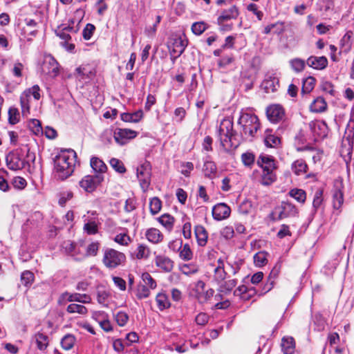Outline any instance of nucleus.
I'll use <instances>...</instances> for the list:
<instances>
[{"label":"nucleus","mask_w":354,"mask_h":354,"mask_svg":"<svg viewBox=\"0 0 354 354\" xmlns=\"http://www.w3.org/2000/svg\"><path fill=\"white\" fill-rule=\"evenodd\" d=\"M76 153L73 149L62 150L54 158V175L58 180H64L74 171Z\"/></svg>","instance_id":"f257e3e1"},{"label":"nucleus","mask_w":354,"mask_h":354,"mask_svg":"<svg viewBox=\"0 0 354 354\" xmlns=\"http://www.w3.org/2000/svg\"><path fill=\"white\" fill-rule=\"evenodd\" d=\"M233 121L230 118L223 119L219 126L217 136L220 140L222 148L225 151H231L239 145L236 140V132L233 129Z\"/></svg>","instance_id":"f03ea898"},{"label":"nucleus","mask_w":354,"mask_h":354,"mask_svg":"<svg viewBox=\"0 0 354 354\" xmlns=\"http://www.w3.org/2000/svg\"><path fill=\"white\" fill-rule=\"evenodd\" d=\"M238 124L241 126L243 133L251 138L255 136L260 129L259 120L254 114L242 113L238 120Z\"/></svg>","instance_id":"7ed1b4c3"},{"label":"nucleus","mask_w":354,"mask_h":354,"mask_svg":"<svg viewBox=\"0 0 354 354\" xmlns=\"http://www.w3.org/2000/svg\"><path fill=\"white\" fill-rule=\"evenodd\" d=\"M126 257L124 253L112 248L104 250L102 262L110 269H113L124 262Z\"/></svg>","instance_id":"20e7f679"},{"label":"nucleus","mask_w":354,"mask_h":354,"mask_svg":"<svg viewBox=\"0 0 354 354\" xmlns=\"http://www.w3.org/2000/svg\"><path fill=\"white\" fill-rule=\"evenodd\" d=\"M188 44V41L185 35L175 36L171 39V41L168 45L171 59L174 63L178 57H179L185 51Z\"/></svg>","instance_id":"39448f33"},{"label":"nucleus","mask_w":354,"mask_h":354,"mask_svg":"<svg viewBox=\"0 0 354 354\" xmlns=\"http://www.w3.org/2000/svg\"><path fill=\"white\" fill-rule=\"evenodd\" d=\"M206 286L203 281H198L192 289V294L200 304L208 302L214 295V290L205 288Z\"/></svg>","instance_id":"423d86ee"},{"label":"nucleus","mask_w":354,"mask_h":354,"mask_svg":"<svg viewBox=\"0 0 354 354\" xmlns=\"http://www.w3.org/2000/svg\"><path fill=\"white\" fill-rule=\"evenodd\" d=\"M41 72L43 75L50 77H55L59 75V64L51 55L44 56L41 66Z\"/></svg>","instance_id":"0eeeda50"},{"label":"nucleus","mask_w":354,"mask_h":354,"mask_svg":"<svg viewBox=\"0 0 354 354\" xmlns=\"http://www.w3.org/2000/svg\"><path fill=\"white\" fill-rule=\"evenodd\" d=\"M104 180L101 174L85 176L79 183L80 186L87 192H93Z\"/></svg>","instance_id":"6e6552de"},{"label":"nucleus","mask_w":354,"mask_h":354,"mask_svg":"<svg viewBox=\"0 0 354 354\" xmlns=\"http://www.w3.org/2000/svg\"><path fill=\"white\" fill-rule=\"evenodd\" d=\"M137 178L142 191L147 192L151 184V169L149 162H145L137 168Z\"/></svg>","instance_id":"1a4fd4ad"},{"label":"nucleus","mask_w":354,"mask_h":354,"mask_svg":"<svg viewBox=\"0 0 354 354\" xmlns=\"http://www.w3.org/2000/svg\"><path fill=\"white\" fill-rule=\"evenodd\" d=\"M6 165L13 171L21 170L25 167L26 161L16 152L10 151L6 157Z\"/></svg>","instance_id":"9d476101"},{"label":"nucleus","mask_w":354,"mask_h":354,"mask_svg":"<svg viewBox=\"0 0 354 354\" xmlns=\"http://www.w3.org/2000/svg\"><path fill=\"white\" fill-rule=\"evenodd\" d=\"M266 115L270 122L277 123L283 119L285 112L281 106L279 104H274L267 108Z\"/></svg>","instance_id":"9b49d317"},{"label":"nucleus","mask_w":354,"mask_h":354,"mask_svg":"<svg viewBox=\"0 0 354 354\" xmlns=\"http://www.w3.org/2000/svg\"><path fill=\"white\" fill-rule=\"evenodd\" d=\"M231 209L225 203H221L214 205L212 208V216L216 221H221L228 218Z\"/></svg>","instance_id":"f8f14e48"},{"label":"nucleus","mask_w":354,"mask_h":354,"mask_svg":"<svg viewBox=\"0 0 354 354\" xmlns=\"http://www.w3.org/2000/svg\"><path fill=\"white\" fill-rule=\"evenodd\" d=\"M137 132L129 129H119L114 133V139L118 144L123 145L129 139L136 138Z\"/></svg>","instance_id":"ddd939ff"},{"label":"nucleus","mask_w":354,"mask_h":354,"mask_svg":"<svg viewBox=\"0 0 354 354\" xmlns=\"http://www.w3.org/2000/svg\"><path fill=\"white\" fill-rule=\"evenodd\" d=\"M344 186L342 182L336 183L333 190V205L335 209L341 208L344 203Z\"/></svg>","instance_id":"4468645a"},{"label":"nucleus","mask_w":354,"mask_h":354,"mask_svg":"<svg viewBox=\"0 0 354 354\" xmlns=\"http://www.w3.org/2000/svg\"><path fill=\"white\" fill-rule=\"evenodd\" d=\"M156 266L165 272H170L174 266V261L167 256L159 254L154 259Z\"/></svg>","instance_id":"2eb2a0df"},{"label":"nucleus","mask_w":354,"mask_h":354,"mask_svg":"<svg viewBox=\"0 0 354 354\" xmlns=\"http://www.w3.org/2000/svg\"><path fill=\"white\" fill-rule=\"evenodd\" d=\"M61 299L68 302L77 301L82 304H90L91 302V297L86 294L65 292L61 295Z\"/></svg>","instance_id":"dca6fc26"},{"label":"nucleus","mask_w":354,"mask_h":354,"mask_svg":"<svg viewBox=\"0 0 354 354\" xmlns=\"http://www.w3.org/2000/svg\"><path fill=\"white\" fill-rule=\"evenodd\" d=\"M310 127L312 131L319 138H324L328 135V127L326 122L324 120L311 122L310 123Z\"/></svg>","instance_id":"f3484780"},{"label":"nucleus","mask_w":354,"mask_h":354,"mask_svg":"<svg viewBox=\"0 0 354 354\" xmlns=\"http://www.w3.org/2000/svg\"><path fill=\"white\" fill-rule=\"evenodd\" d=\"M178 247L180 250L179 256L181 259L184 261L191 260L193 257V252L188 243H185L183 246L182 245V241L170 243L169 247L171 248V246Z\"/></svg>","instance_id":"a211bd4d"},{"label":"nucleus","mask_w":354,"mask_h":354,"mask_svg":"<svg viewBox=\"0 0 354 354\" xmlns=\"http://www.w3.org/2000/svg\"><path fill=\"white\" fill-rule=\"evenodd\" d=\"M306 64L314 69L323 70L328 66V59L325 56H310L308 58Z\"/></svg>","instance_id":"6ab92c4d"},{"label":"nucleus","mask_w":354,"mask_h":354,"mask_svg":"<svg viewBox=\"0 0 354 354\" xmlns=\"http://www.w3.org/2000/svg\"><path fill=\"white\" fill-rule=\"evenodd\" d=\"M297 213V211L295 206L288 202H283L279 207V218L280 219L294 216Z\"/></svg>","instance_id":"aec40b11"},{"label":"nucleus","mask_w":354,"mask_h":354,"mask_svg":"<svg viewBox=\"0 0 354 354\" xmlns=\"http://www.w3.org/2000/svg\"><path fill=\"white\" fill-rule=\"evenodd\" d=\"M239 15V12L238 8L235 6H231L230 8L222 11L221 14L217 19L218 23L219 25H221L226 21L236 19Z\"/></svg>","instance_id":"412c9836"},{"label":"nucleus","mask_w":354,"mask_h":354,"mask_svg":"<svg viewBox=\"0 0 354 354\" xmlns=\"http://www.w3.org/2000/svg\"><path fill=\"white\" fill-rule=\"evenodd\" d=\"M257 164L263 169V171H274L277 168L274 160L270 156H260Z\"/></svg>","instance_id":"4be33fe9"},{"label":"nucleus","mask_w":354,"mask_h":354,"mask_svg":"<svg viewBox=\"0 0 354 354\" xmlns=\"http://www.w3.org/2000/svg\"><path fill=\"white\" fill-rule=\"evenodd\" d=\"M146 239L153 244H158L161 243L164 239V235L158 229L154 227L149 228L145 232Z\"/></svg>","instance_id":"5701e85b"},{"label":"nucleus","mask_w":354,"mask_h":354,"mask_svg":"<svg viewBox=\"0 0 354 354\" xmlns=\"http://www.w3.org/2000/svg\"><path fill=\"white\" fill-rule=\"evenodd\" d=\"M93 317L104 331L110 332L113 330L111 324L108 319V315L104 312L96 313Z\"/></svg>","instance_id":"b1692460"},{"label":"nucleus","mask_w":354,"mask_h":354,"mask_svg":"<svg viewBox=\"0 0 354 354\" xmlns=\"http://www.w3.org/2000/svg\"><path fill=\"white\" fill-rule=\"evenodd\" d=\"M227 277V272L224 269V261L222 259H218L217 265L214 270V279L217 283L223 282Z\"/></svg>","instance_id":"393cba45"},{"label":"nucleus","mask_w":354,"mask_h":354,"mask_svg":"<svg viewBox=\"0 0 354 354\" xmlns=\"http://www.w3.org/2000/svg\"><path fill=\"white\" fill-rule=\"evenodd\" d=\"M290 168L295 175L301 176L307 172L308 166L304 159H297L291 164Z\"/></svg>","instance_id":"a878e982"},{"label":"nucleus","mask_w":354,"mask_h":354,"mask_svg":"<svg viewBox=\"0 0 354 354\" xmlns=\"http://www.w3.org/2000/svg\"><path fill=\"white\" fill-rule=\"evenodd\" d=\"M93 73L86 66H80L75 69L74 76L79 81L86 82L91 79Z\"/></svg>","instance_id":"bb28decb"},{"label":"nucleus","mask_w":354,"mask_h":354,"mask_svg":"<svg viewBox=\"0 0 354 354\" xmlns=\"http://www.w3.org/2000/svg\"><path fill=\"white\" fill-rule=\"evenodd\" d=\"M90 165L95 174L104 176L107 169L106 164L98 157H92L90 160Z\"/></svg>","instance_id":"cd10ccee"},{"label":"nucleus","mask_w":354,"mask_h":354,"mask_svg":"<svg viewBox=\"0 0 354 354\" xmlns=\"http://www.w3.org/2000/svg\"><path fill=\"white\" fill-rule=\"evenodd\" d=\"M194 233L198 244L200 246H205L207 241L208 234L203 225H196L194 227Z\"/></svg>","instance_id":"c85d7f7f"},{"label":"nucleus","mask_w":354,"mask_h":354,"mask_svg":"<svg viewBox=\"0 0 354 354\" xmlns=\"http://www.w3.org/2000/svg\"><path fill=\"white\" fill-rule=\"evenodd\" d=\"M261 86L267 93H273L279 87V80L274 77H269L263 81Z\"/></svg>","instance_id":"c756f323"},{"label":"nucleus","mask_w":354,"mask_h":354,"mask_svg":"<svg viewBox=\"0 0 354 354\" xmlns=\"http://www.w3.org/2000/svg\"><path fill=\"white\" fill-rule=\"evenodd\" d=\"M281 349L284 354H293L295 351V342L293 337H283L281 340Z\"/></svg>","instance_id":"7c9ffc66"},{"label":"nucleus","mask_w":354,"mask_h":354,"mask_svg":"<svg viewBox=\"0 0 354 354\" xmlns=\"http://www.w3.org/2000/svg\"><path fill=\"white\" fill-rule=\"evenodd\" d=\"M35 340L37 347L40 351H44L48 346V337L41 332H37L33 337Z\"/></svg>","instance_id":"2f4dec72"},{"label":"nucleus","mask_w":354,"mask_h":354,"mask_svg":"<svg viewBox=\"0 0 354 354\" xmlns=\"http://www.w3.org/2000/svg\"><path fill=\"white\" fill-rule=\"evenodd\" d=\"M143 117V112L141 110L136 111L133 113H123L120 115V118L124 122H138Z\"/></svg>","instance_id":"473e14b6"},{"label":"nucleus","mask_w":354,"mask_h":354,"mask_svg":"<svg viewBox=\"0 0 354 354\" xmlns=\"http://www.w3.org/2000/svg\"><path fill=\"white\" fill-rule=\"evenodd\" d=\"M218 292L224 295L230 294L237 284L236 279H230L219 283Z\"/></svg>","instance_id":"72a5a7b5"},{"label":"nucleus","mask_w":354,"mask_h":354,"mask_svg":"<svg viewBox=\"0 0 354 354\" xmlns=\"http://www.w3.org/2000/svg\"><path fill=\"white\" fill-rule=\"evenodd\" d=\"M203 171L205 177L212 179L215 176L217 172V167L214 162L206 160L204 162Z\"/></svg>","instance_id":"f704fd0d"},{"label":"nucleus","mask_w":354,"mask_h":354,"mask_svg":"<svg viewBox=\"0 0 354 354\" xmlns=\"http://www.w3.org/2000/svg\"><path fill=\"white\" fill-rule=\"evenodd\" d=\"M30 99L27 93H23L20 96V104L21 107V114L24 117L27 118L30 113Z\"/></svg>","instance_id":"c9c22d12"},{"label":"nucleus","mask_w":354,"mask_h":354,"mask_svg":"<svg viewBox=\"0 0 354 354\" xmlns=\"http://www.w3.org/2000/svg\"><path fill=\"white\" fill-rule=\"evenodd\" d=\"M327 104L323 97H319L315 99L310 105V110L315 113H322L326 111Z\"/></svg>","instance_id":"e433bc0d"},{"label":"nucleus","mask_w":354,"mask_h":354,"mask_svg":"<svg viewBox=\"0 0 354 354\" xmlns=\"http://www.w3.org/2000/svg\"><path fill=\"white\" fill-rule=\"evenodd\" d=\"M76 338L73 335L66 334L61 339V346L66 351L71 350L75 345Z\"/></svg>","instance_id":"4c0bfd02"},{"label":"nucleus","mask_w":354,"mask_h":354,"mask_svg":"<svg viewBox=\"0 0 354 354\" xmlns=\"http://www.w3.org/2000/svg\"><path fill=\"white\" fill-rule=\"evenodd\" d=\"M151 253L150 248L145 244H139L136 250V257L138 259H147Z\"/></svg>","instance_id":"58836bf2"},{"label":"nucleus","mask_w":354,"mask_h":354,"mask_svg":"<svg viewBox=\"0 0 354 354\" xmlns=\"http://www.w3.org/2000/svg\"><path fill=\"white\" fill-rule=\"evenodd\" d=\"M156 300L160 310H163L170 306V302L168 297L165 293H158L156 295Z\"/></svg>","instance_id":"ea45409f"},{"label":"nucleus","mask_w":354,"mask_h":354,"mask_svg":"<svg viewBox=\"0 0 354 354\" xmlns=\"http://www.w3.org/2000/svg\"><path fill=\"white\" fill-rule=\"evenodd\" d=\"M158 220L167 230L171 231L173 229L174 218L171 215L165 214L160 216Z\"/></svg>","instance_id":"a19ab883"},{"label":"nucleus","mask_w":354,"mask_h":354,"mask_svg":"<svg viewBox=\"0 0 354 354\" xmlns=\"http://www.w3.org/2000/svg\"><path fill=\"white\" fill-rule=\"evenodd\" d=\"M66 312L70 314L78 313L84 315L88 313L87 308L81 304H71L66 308Z\"/></svg>","instance_id":"79ce46f5"},{"label":"nucleus","mask_w":354,"mask_h":354,"mask_svg":"<svg viewBox=\"0 0 354 354\" xmlns=\"http://www.w3.org/2000/svg\"><path fill=\"white\" fill-rule=\"evenodd\" d=\"M114 241L121 245L127 246L131 241L132 239L127 234V230L118 233L113 239Z\"/></svg>","instance_id":"37998d69"},{"label":"nucleus","mask_w":354,"mask_h":354,"mask_svg":"<svg viewBox=\"0 0 354 354\" xmlns=\"http://www.w3.org/2000/svg\"><path fill=\"white\" fill-rule=\"evenodd\" d=\"M265 145L268 147L275 148L277 147L280 143V138L272 134H267L264 138Z\"/></svg>","instance_id":"c03bdc74"},{"label":"nucleus","mask_w":354,"mask_h":354,"mask_svg":"<svg viewBox=\"0 0 354 354\" xmlns=\"http://www.w3.org/2000/svg\"><path fill=\"white\" fill-rule=\"evenodd\" d=\"M277 179L276 174L274 171H263L261 176V183L264 185H270Z\"/></svg>","instance_id":"a18cd8bd"},{"label":"nucleus","mask_w":354,"mask_h":354,"mask_svg":"<svg viewBox=\"0 0 354 354\" xmlns=\"http://www.w3.org/2000/svg\"><path fill=\"white\" fill-rule=\"evenodd\" d=\"M268 253L264 251H260L254 255V263L257 267H262L265 266L267 262Z\"/></svg>","instance_id":"49530a36"},{"label":"nucleus","mask_w":354,"mask_h":354,"mask_svg":"<svg viewBox=\"0 0 354 354\" xmlns=\"http://www.w3.org/2000/svg\"><path fill=\"white\" fill-rule=\"evenodd\" d=\"M316 80L313 77L309 76L303 81L301 92L303 93H309L315 85Z\"/></svg>","instance_id":"de8ad7c7"},{"label":"nucleus","mask_w":354,"mask_h":354,"mask_svg":"<svg viewBox=\"0 0 354 354\" xmlns=\"http://www.w3.org/2000/svg\"><path fill=\"white\" fill-rule=\"evenodd\" d=\"M208 28H209V26L204 21H197V22H194L192 24V31L196 35H201Z\"/></svg>","instance_id":"09e8293b"},{"label":"nucleus","mask_w":354,"mask_h":354,"mask_svg":"<svg viewBox=\"0 0 354 354\" xmlns=\"http://www.w3.org/2000/svg\"><path fill=\"white\" fill-rule=\"evenodd\" d=\"M289 194L299 203H304L306 198L305 191L301 189H292L290 191Z\"/></svg>","instance_id":"8fccbe9b"},{"label":"nucleus","mask_w":354,"mask_h":354,"mask_svg":"<svg viewBox=\"0 0 354 354\" xmlns=\"http://www.w3.org/2000/svg\"><path fill=\"white\" fill-rule=\"evenodd\" d=\"M290 64L296 73L301 72L306 66V62L300 58H295L290 61Z\"/></svg>","instance_id":"3c124183"},{"label":"nucleus","mask_w":354,"mask_h":354,"mask_svg":"<svg viewBox=\"0 0 354 354\" xmlns=\"http://www.w3.org/2000/svg\"><path fill=\"white\" fill-rule=\"evenodd\" d=\"M162 202L158 197H153L149 203V209L151 214H158L161 209Z\"/></svg>","instance_id":"603ef678"},{"label":"nucleus","mask_w":354,"mask_h":354,"mask_svg":"<svg viewBox=\"0 0 354 354\" xmlns=\"http://www.w3.org/2000/svg\"><path fill=\"white\" fill-rule=\"evenodd\" d=\"M180 270L185 275H190L196 273L198 271V268L194 263H185L180 267Z\"/></svg>","instance_id":"864d4df0"},{"label":"nucleus","mask_w":354,"mask_h":354,"mask_svg":"<svg viewBox=\"0 0 354 354\" xmlns=\"http://www.w3.org/2000/svg\"><path fill=\"white\" fill-rule=\"evenodd\" d=\"M19 112L15 107H10L8 110V122L10 124H16L19 122Z\"/></svg>","instance_id":"5fc2aeb1"},{"label":"nucleus","mask_w":354,"mask_h":354,"mask_svg":"<svg viewBox=\"0 0 354 354\" xmlns=\"http://www.w3.org/2000/svg\"><path fill=\"white\" fill-rule=\"evenodd\" d=\"M323 202V190L321 189H318L315 191L313 201V207L315 211H317L318 208L320 207L321 205Z\"/></svg>","instance_id":"6e6d98bb"},{"label":"nucleus","mask_w":354,"mask_h":354,"mask_svg":"<svg viewBox=\"0 0 354 354\" xmlns=\"http://www.w3.org/2000/svg\"><path fill=\"white\" fill-rule=\"evenodd\" d=\"M136 295L139 299L147 298L150 295L149 288L144 284H139L137 286Z\"/></svg>","instance_id":"4d7b16f0"},{"label":"nucleus","mask_w":354,"mask_h":354,"mask_svg":"<svg viewBox=\"0 0 354 354\" xmlns=\"http://www.w3.org/2000/svg\"><path fill=\"white\" fill-rule=\"evenodd\" d=\"M109 163L115 171L120 174H124L126 171L123 162L119 159L113 158L110 160Z\"/></svg>","instance_id":"13d9d810"},{"label":"nucleus","mask_w":354,"mask_h":354,"mask_svg":"<svg viewBox=\"0 0 354 354\" xmlns=\"http://www.w3.org/2000/svg\"><path fill=\"white\" fill-rule=\"evenodd\" d=\"M73 196V194L71 191L62 192L59 194L58 203L60 206L64 207L66 203L70 201Z\"/></svg>","instance_id":"bf43d9fd"},{"label":"nucleus","mask_w":354,"mask_h":354,"mask_svg":"<svg viewBox=\"0 0 354 354\" xmlns=\"http://www.w3.org/2000/svg\"><path fill=\"white\" fill-rule=\"evenodd\" d=\"M255 156L251 152H245L241 155V160L245 166L251 167L254 162Z\"/></svg>","instance_id":"052dcab7"},{"label":"nucleus","mask_w":354,"mask_h":354,"mask_svg":"<svg viewBox=\"0 0 354 354\" xmlns=\"http://www.w3.org/2000/svg\"><path fill=\"white\" fill-rule=\"evenodd\" d=\"M279 26V30H274V32L277 35H279L283 31V24L281 22H277L275 24H270L265 27L263 33L269 34L272 32L274 27Z\"/></svg>","instance_id":"680f3d73"},{"label":"nucleus","mask_w":354,"mask_h":354,"mask_svg":"<svg viewBox=\"0 0 354 354\" xmlns=\"http://www.w3.org/2000/svg\"><path fill=\"white\" fill-rule=\"evenodd\" d=\"M21 280L24 286H28L32 283L34 280V274L32 272L26 270L22 272Z\"/></svg>","instance_id":"e2e57ef3"},{"label":"nucleus","mask_w":354,"mask_h":354,"mask_svg":"<svg viewBox=\"0 0 354 354\" xmlns=\"http://www.w3.org/2000/svg\"><path fill=\"white\" fill-rule=\"evenodd\" d=\"M115 321H116L117 324L120 326H125L129 320L128 315L125 312H123V311H119L115 315Z\"/></svg>","instance_id":"0e129e2a"},{"label":"nucleus","mask_w":354,"mask_h":354,"mask_svg":"<svg viewBox=\"0 0 354 354\" xmlns=\"http://www.w3.org/2000/svg\"><path fill=\"white\" fill-rule=\"evenodd\" d=\"M95 27L92 24H87L82 31V36L85 40H89L93 35Z\"/></svg>","instance_id":"69168bd1"},{"label":"nucleus","mask_w":354,"mask_h":354,"mask_svg":"<svg viewBox=\"0 0 354 354\" xmlns=\"http://www.w3.org/2000/svg\"><path fill=\"white\" fill-rule=\"evenodd\" d=\"M142 279L146 286H149L151 289L156 288V282L148 272L142 274Z\"/></svg>","instance_id":"338daca9"},{"label":"nucleus","mask_w":354,"mask_h":354,"mask_svg":"<svg viewBox=\"0 0 354 354\" xmlns=\"http://www.w3.org/2000/svg\"><path fill=\"white\" fill-rule=\"evenodd\" d=\"M12 184L15 188L22 189L27 185V182L25 178L20 176H17L12 179Z\"/></svg>","instance_id":"774afa93"}]
</instances>
